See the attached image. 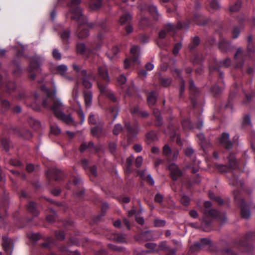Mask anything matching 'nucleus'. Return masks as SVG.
Masks as SVG:
<instances>
[{
  "label": "nucleus",
  "instance_id": "72a5a7b5",
  "mask_svg": "<svg viewBox=\"0 0 255 255\" xmlns=\"http://www.w3.org/2000/svg\"><path fill=\"white\" fill-rule=\"evenodd\" d=\"M237 94V84H235L233 87V89L231 91L227 104L226 105V108H233V101Z\"/></svg>",
  "mask_w": 255,
  "mask_h": 255
},
{
  "label": "nucleus",
  "instance_id": "864d4df0",
  "mask_svg": "<svg viewBox=\"0 0 255 255\" xmlns=\"http://www.w3.org/2000/svg\"><path fill=\"white\" fill-rule=\"evenodd\" d=\"M0 142L3 148L6 151H8L10 148L9 139L6 137H2L0 139Z\"/></svg>",
  "mask_w": 255,
  "mask_h": 255
},
{
  "label": "nucleus",
  "instance_id": "20e7f679",
  "mask_svg": "<svg viewBox=\"0 0 255 255\" xmlns=\"http://www.w3.org/2000/svg\"><path fill=\"white\" fill-rule=\"evenodd\" d=\"M81 0H71L68 4L70 11L72 14L71 18L76 20L78 24L77 29V34L79 38H84L89 35V29L84 27L87 25L89 28H93L96 23H88L87 17L82 13L79 5Z\"/></svg>",
  "mask_w": 255,
  "mask_h": 255
},
{
  "label": "nucleus",
  "instance_id": "c03bdc74",
  "mask_svg": "<svg viewBox=\"0 0 255 255\" xmlns=\"http://www.w3.org/2000/svg\"><path fill=\"white\" fill-rule=\"evenodd\" d=\"M80 182V179L78 177H73L71 179L69 180L65 185L67 189L70 190L72 186H77Z\"/></svg>",
  "mask_w": 255,
  "mask_h": 255
},
{
  "label": "nucleus",
  "instance_id": "c9c22d12",
  "mask_svg": "<svg viewBox=\"0 0 255 255\" xmlns=\"http://www.w3.org/2000/svg\"><path fill=\"white\" fill-rule=\"evenodd\" d=\"M115 227L118 228H126L128 230L130 229V225L129 221L127 219H124L122 221L120 220H117L114 223Z\"/></svg>",
  "mask_w": 255,
  "mask_h": 255
},
{
  "label": "nucleus",
  "instance_id": "f03ea898",
  "mask_svg": "<svg viewBox=\"0 0 255 255\" xmlns=\"http://www.w3.org/2000/svg\"><path fill=\"white\" fill-rule=\"evenodd\" d=\"M41 90L46 94L47 98L43 100L41 105L39 103L37 104L36 102L38 101L39 96L37 93L35 92L33 95L35 103L31 104V108L36 111L40 110L41 106L46 109H49L58 119L66 124L72 123L73 120L71 115H66L62 111L63 105L61 102L54 99L56 90L51 91L44 85L41 86Z\"/></svg>",
  "mask_w": 255,
  "mask_h": 255
},
{
  "label": "nucleus",
  "instance_id": "473e14b6",
  "mask_svg": "<svg viewBox=\"0 0 255 255\" xmlns=\"http://www.w3.org/2000/svg\"><path fill=\"white\" fill-rule=\"evenodd\" d=\"M42 240L44 242L41 244L40 246L44 249L51 250L55 244V239L51 237H43Z\"/></svg>",
  "mask_w": 255,
  "mask_h": 255
},
{
  "label": "nucleus",
  "instance_id": "aec40b11",
  "mask_svg": "<svg viewBox=\"0 0 255 255\" xmlns=\"http://www.w3.org/2000/svg\"><path fill=\"white\" fill-rule=\"evenodd\" d=\"M139 50V47L137 45H134L130 48V53L132 55L131 59H126L124 61V67L126 69L129 68L131 64L137 63L138 60V52Z\"/></svg>",
  "mask_w": 255,
  "mask_h": 255
},
{
  "label": "nucleus",
  "instance_id": "49530a36",
  "mask_svg": "<svg viewBox=\"0 0 255 255\" xmlns=\"http://www.w3.org/2000/svg\"><path fill=\"white\" fill-rule=\"evenodd\" d=\"M241 5L242 2L240 0H237L234 4H232L230 1L229 5V11L233 12H237L240 9Z\"/></svg>",
  "mask_w": 255,
  "mask_h": 255
},
{
  "label": "nucleus",
  "instance_id": "2eb2a0df",
  "mask_svg": "<svg viewBox=\"0 0 255 255\" xmlns=\"http://www.w3.org/2000/svg\"><path fill=\"white\" fill-rule=\"evenodd\" d=\"M183 129L185 130H193L195 129H200L203 126V122L202 119H198L197 121L193 123L190 119H184L181 121Z\"/></svg>",
  "mask_w": 255,
  "mask_h": 255
},
{
  "label": "nucleus",
  "instance_id": "3c124183",
  "mask_svg": "<svg viewBox=\"0 0 255 255\" xmlns=\"http://www.w3.org/2000/svg\"><path fill=\"white\" fill-rule=\"evenodd\" d=\"M209 197L213 201L216 202L219 205H222L224 203L223 200L219 196H216L211 191L209 192Z\"/></svg>",
  "mask_w": 255,
  "mask_h": 255
},
{
  "label": "nucleus",
  "instance_id": "7c9ffc66",
  "mask_svg": "<svg viewBox=\"0 0 255 255\" xmlns=\"http://www.w3.org/2000/svg\"><path fill=\"white\" fill-rule=\"evenodd\" d=\"M26 209L27 212L30 213L33 217H36L39 214L38 205L35 202H29L26 206Z\"/></svg>",
  "mask_w": 255,
  "mask_h": 255
},
{
  "label": "nucleus",
  "instance_id": "f704fd0d",
  "mask_svg": "<svg viewBox=\"0 0 255 255\" xmlns=\"http://www.w3.org/2000/svg\"><path fill=\"white\" fill-rule=\"evenodd\" d=\"M169 169L170 170V177L173 180H177L182 175L181 170L175 165H171L169 167Z\"/></svg>",
  "mask_w": 255,
  "mask_h": 255
},
{
  "label": "nucleus",
  "instance_id": "6ab92c4d",
  "mask_svg": "<svg viewBox=\"0 0 255 255\" xmlns=\"http://www.w3.org/2000/svg\"><path fill=\"white\" fill-rule=\"evenodd\" d=\"M125 126L127 131L128 139H131L135 137L139 131V127L137 121L132 124H130L129 122H126Z\"/></svg>",
  "mask_w": 255,
  "mask_h": 255
},
{
  "label": "nucleus",
  "instance_id": "2f4dec72",
  "mask_svg": "<svg viewBox=\"0 0 255 255\" xmlns=\"http://www.w3.org/2000/svg\"><path fill=\"white\" fill-rule=\"evenodd\" d=\"M76 51L77 53L89 56V55L92 52L91 49L86 47V45L82 43H77L76 45Z\"/></svg>",
  "mask_w": 255,
  "mask_h": 255
},
{
  "label": "nucleus",
  "instance_id": "4be33fe9",
  "mask_svg": "<svg viewBox=\"0 0 255 255\" xmlns=\"http://www.w3.org/2000/svg\"><path fill=\"white\" fill-rule=\"evenodd\" d=\"M223 78L224 74L223 72H220V75L219 76V78L218 80V82L215 84L211 88H210V92L211 94L215 97H219L222 93L224 86H219V84L221 83H223ZM224 84V83H223Z\"/></svg>",
  "mask_w": 255,
  "mask_h": 255
},
{
  "label": "nucleus",
  "instance_id": "09e8293b",
  "mask_svg": "<svg viewBox=\"0 0 255 255\" xmlns=\"http://www.w3.org/2000/svg\"><path fill=\"white\" fill-rule=\"evenodd\" d=\"M109 208V205L107 203H103L101 207V214L96 216L95 218V222H97L99 221L101 218L104 216Z\"/></svg>",
  "mask_w": 255,
  "mask_h": 255
},
{
  "label": "nucleus",
  "instance_id": "7ed1b4c3",
  "mask_svg": "<svg viewBox=\"0 0 255 255\" xmlns=\"http://www.w3.org/2000/svg\"><path fill=\"white\" fill-rule=\"evenodd\" d=\"M74 70L82 76L83 86L87 89L91 88L92 86L91 81H96L99 90L102 93L107 92V85L110 81L108 70L105 66L98 67V74L96 75L93 72L87 73L86 70H81V67L76 64L73 65Z\"/></svg>",
  "mask_w": 255,
  "mask_h": 255
},
{
  "label": "nucleus",
  "instance_id": "4d7b16f0",
  "mask_svg": "<svg viewBox=\"0 0 255 255\" xmlns=\"http://www.w3.org/2000/svg\"><path fill=\"white\" fill-rule=\"evenodd\" d=\"M159 81L161 85L165 87L170 86L172 83V80L170 78L161 77Z\"/></svg>",
  "mask_w": 255,
  "mask_h": 255
},
{
  "label": "nucleus",
  "instance_id": "e433bc0d",
  "mask_svg": "<svg viewBox=\"0 0 255 255\" xmlns=\"http://www.w3.org/2000/svg\"><path fill=\"white\" fill-rule=\"evenodd\" d=\"M145 247L149 249L147 251H142L140 252V255H145L149 254L150 253H158V250H157V245L153 243H148L145 244Z\"/></svg>",
  "mask_w": 255,
  "mask_h": 255
},
{
  "label": "nucleus",
  "instance_id": "a18cd8bd",
  "mask_svg": "<svg viewBox=\"0 0 255 255\" xmlns=\"http://www.w3.org/2000/svg\"><path fill=\"white\" fill-rule=\"evenodd\" d=\"M31 221L32 219L20 218L16 220V224L19 228H23L25 227L27 224L31 222Z\"/></svg>",
  "mask_w": 255,
  "mask_h": 255
},
{
  "label": "nucleus",
  "instance_id": "13d9d810",
  "mask_svg": "<svg viewBox=\"0 0 255 255\" xmlns=\"http://www.w3.org/2000/svg\"><path fill=\"white\" fill-rule=\"evenodd\" d=\"M0 101L1 106L2 110L4 111H7L8 110H9L10 107V104L9 102L6 100L2 99H0Z\"/></svg>",
  "mask_w": 255,
  "mask_h": 255
},
{
  "label": "nucleus",
  "instance_id": "774afa93",
  "mask_svg": "<svg viewBox=\"0 0 255 255\" xmlns=\"http://www.w3.org/2000/svg\"><path fill=\"white\" fill-rule=\"evenodd\" d=\"M55 235L57 240L63 241L65 238V235L62 231H56L55 232Z\"/></svg>",
  "mask_w": 255,
  "mask_h": 255
},
{
  "label": "nucleus",
  "instance_id": "79ce46f5",
  "mask_svg": "<svg viewBox=\"0 0 255 255\" xmlns=\"http://www.w3.org/2000/svg\"><path fill=\"white\" fill-rule=\"evenodd\" d=\"M60 37L64 44L68 43V39L70 37L71 34V30L70 29L67 28L66 29H64L62 32L60 33Z\"/></svg>",
  "mask_w": 255,
  "mask_h": 255
},
{
  "label": "nucleus",
  "instance_id": "69168bd1",
  "mask_svg": "<svg viewBox=\"0 0 255 255\" xmlns=\"http://www.w3.org/2000/svg\"><path fill=\"white\" fill-rule=\"evenodd\" d=\"M210 7L215 10H217L220 9V5L217 0H212L210 2Z\"/></svg>",
  "mask_w": 255,
  "mask_h": 255
},
{
  "label": "nucleus",
  "instance_id": "f3484780",
  "mask_svg": "<svg viewBox=\"0 0 255 255\" xmlns=\"http://www.w3.org/2000/svg\"><path fill=\"white\" fill-rule=\"evenodd\" d=\"M218 145L227 151L230 150L234 146V143L230 139V134L223 132L218 139Z\"/></svg>",
  "mask_w": 255,
  "mask_h": 255
},
{
  "label": "nucleus",
  "instance_id": "1a4fd4ad",
  "mask_svg": "<svg viewBox=\"0 0 255 255\" xmlns=\"http://www.w3.org/2000/svg\"><path fill=\"white\" fill-rule=\"evenodd\" d=\"M235 201L237 206L240 208V214L242 218L248 219L251 216L250 208L252 205L247 204L242 198L241 193L239 190L233 191Z\"/></svg>",
  "mask_w": 255,
  "mask_h": 255
},
{
  "label": "nucleus",
  "instance_id": "37998d69",
  "mask_svg": "<svg viewBox=\"0 0 255 255\" xmlns=\"http://www.w3.org/2000/svg\"><path fill=\"white\" fill-rule=\"evenodd\" d=\"M156 92L154 91H151L147 97V103L150 107L154 106L156 102Z\"/></svg>",
  "mask_w": 255,
  "mask_h": 255
},
{
  "label": "nucleus",
  "instance_id": "423d86ee",
  "mask_svg": "<svg viewBox=\"0 0 255 255\" xmlns=\"http://www.w3.org/2000/svg\"><path fill=\"white\" fill-rule=\"evenodd\" d=\"M206 246H208V250L216 255H225L226 253H229L231 249L220 248L217 246L212 243V241L209 238H201L199 241L195 242L190 247V251L191 253L198 252L204 249Z\"/></svg>",
  "mask_w": 255,
  "mask_h": 255
},
{
  "label": "nucleus",
  "instance_id": "9d476101",
  "mask_svg": "<svg viewBox=\"0 0 255 255\" xmlns=\"http://www.w3.org/2000/svg\"><path fill=\"white\" fill-rule=\"evenodd\" d=\"M200 43V38L198 36H195L191 39L190 43L188 45V50L191 55V59L194 64H201L204 61L202 54L196 51L197 47Z\"/></svg>",
  "mask_w": 255,
  "mask_h": 255
},
{
  "label": "nucleus",
  "instance_id": "4468645a",
  "mask_svg": "<svg viewBox=\"0 0 255 255\" xmlns=\"http://www.w3.org/2000/svg\"><path fill=\"white\" fill-rule=\"evenodd\" d=\"M131 20L132 16L129 13H125L120 17L121 24L125 25L124 28V31L123 32L124 35H128L133 31V27L130 23Z\"/></svg>",
  "mask_w": 255,
  "mask_h": 255
},
{
  "label": "nucleus",
  "instance_id": "9b49d317",
  "mask_svg": "<svg viewBox=\"0 0 255 255\" xmlns=\"http://www.w3.org/2000/svg\"><path fill=\"white\" fill-rule=\"evenodd\" d=\"M229 166L223 164H218L216 165V168L220 172H230L233 169H240L239 163L236 160L235 153H230L227 156Z\"/></svg>",
  "mask_w": 255,
  "mask_h": 255
},
{
  "label": "nucleus",
  "instance_id": "4c0bfd02",
  "mask_svg": "<svg viewBox=\"0 0 255 255\" xmlns=\"http://www.w3.org/2000/svg\"><path fill=\"white\" fill-rule=\"evenodd\" d=\"M144 13L140 12L141 18L139 21V26L142 28H145L151 25L150 19L144 15Z\"/></svg>",
  "mask_w": 255,
  "mask_h": 255
},
{
  "label": "nucleus",
  "instance_id": "6e6552de",
  "mask_svg": "<svg viewBox=\"0 0 255 255\" xmlns=\"http://www.w3.org/2000/svg\"><path fill=\"white\" fill-rule=\"evenodd\" d=\"M255 240V232H249L241 239H237L234 242L235 247L244 252L249 253L253 250L251 242Z\"/></svg>",
  "mask_w": 255,
  "mask_h": 255
},
{
  "label": "nucleus",
  "instance_id": "052dcab7",
  "mask_svg": "<svg viewBox=\"0 0 255 255\" xmlns=\"http://www.w3.org/2000/svg\"><path fill=\"white\" fill-rule=\"evenodd\" d=\"M252 125L251 117L249 115H245L243 119L242 125L244 127H250Z\"/></svg>",
  "mask_w": 255,
  "mask_h": 255
},
{
  "label": "nucleus",
  "instance_id": "39448f33",
  "mask_svg": "<svg viewBox=\"0 0 255 255\" xmlns=\"http://www.w3.org/2000/svg\"><path fill=\"white\" fill-rule=\"evenodd\" d=\"M212 206L210 201H205L204 206L205 209L203 210V216L202 218L200 227L205 232H210L213 228V220H217L224 223L226 220L224 213L219 212L215 209H209Z\"/></svg>",
  "mask_w": 255,
  "mask_h": 255
},
{
  "label": "nucleus",
  "instance_id": "412c9836",
  "mask_svg": "<svg viewBox=\"0 0 255 255\" xmlns=\"http://www.w3.org/2000/svg\"><path fill=\"white\" fill-rule=\"evenodd\" d=\"M231 64V60L230 58H226L223 61H215L212 64L209 65V72L210 76H211L212 72L214 71H218L219 73L221 72L220 71V68L222 67H228Z\"/></svg>",
  "mask_w": 255,
  "mask_h": 255
},
{
  "label": "nucleus",
  "instance_id": "a211bd4d",
  "mask_svg": "<svg viewBox=\"0 0 255 255\" xmlns=\"http://www.w3.org/2000/svg\"><path fill=\"white\" fill-rule=\"evenodd\" d=\"M46 175L49 182L52 180H62L64 177L62 171L56 168L49 169L46 172Z\"/></svg>",
  "mask_w": 255,
  "mask_h": 255
},
{
  "label": "nucleus",
  "instance_id": "0eeeda50",
  "mask_svg": "<svg viewBox=\"0 0 255 255\" xmlns=\"http://www.w3.org/2000/svg\"><path fill=\"white\" fill-rule=\"evenodd\" d=\"M255 46L254 44L253 38L252 35L248 37L247 55L245 56L241 48H239L235 55V66L236 68H241L244 64L245 60L249 58L252 63L255 61Z\"/></svg>",
  "mask_w": 255,
  "mask_h": 255
},
{
  "label": "nucleus",
  "instance_id": "393cba45",
  "mask_svg": "<svg viewBox=\"0 0 255 255\" xmlns=\"http://www.w3.org/2000/svg\"><path fill=\"white\" fill-rule=\"evenodd\" d=\"M218 48L223 52H228L231 51L234 47L230 41L222 38L220 40Z\"/></svg>",
  "mask_w": 255,
  "mask_h": 255
},
{
  "label": "nucleus",
  "instance_id": "58836bf2",
  "mask_svg": "<svg viewBox=\"0 0 255 255\" xmlns=\"http://www.w3.org/2000/svg\"><path fill=\"white\" fill-rule=\"evenodd\" d=\"M153 114L156 119L155 126L158 127H161L163 125V120L160 116V111L158 109L154 108L153 109Z\"/></svg>",
  "mask_w": 255,
  "mask_h": 255
},
{
  "label": "nucleus",
  "instance_id": "e2e57ef3",
  "mask_svg": "<svg viewBox=\"0 0 255 255\" xmlns=\"http://www.w3.org/2000/svg\"><path fill=\"white\" fill-rule=\"evenodd\" d=\"M67 70V67L65 65H59L56 68V72L61 75H63L66 72Z\"/></svg>",
  "mask_w": 255,
  "mask_h": 255
},
{
  "label": "nucleus",
  "instance_id": "6e6d98bb",
  "mask_svg": "<svg viewBox=\"0 0 255 255\" xmlns=\"http://www.w3.org/2000/svg\"><path fill=\"white\" fill-rule=\"evenodd\" d=\"M200 161L199 160L198 161H193L192 162H191L190 164L189 167L191 168L192 169V172L193 173H196L199 170V164L200 163Z\"/></svg>",
  "mask_w": 255,
  "mask_h": 255
},
{
  "label": "nucleus",
  "instance_id": "c756f323",
  "mask_svg": "<svg viewBox=\"0 0 255 255\" xmlns=\"http://www.w3.org/2000/svg\"><path fill=\"white\" fill-rule=\"evenodd\" d=\"M229 174L230 175V176H229L230 184L234 186L239 185L241 189L242 190H245L244 183L243 181L241 180L239 181L237 176L233 172Z\"/></svg>",
  "mask_w": 255,
  "mask_h": 255
},
{
  "label": "nucleus",
  "instance_id": "680f3d73",
  "mask_svg": "<svg viewBox=\"0 0 255 255\" xmlns=\"http://www.w3.org/2000/svg\"><path fill=\"white\" fill-rule=\"evenodd\" d=\"M111 116L113 117V121H115L118 115V108L117 106L110 107L109 109Z\"/></svg>",
  "mask_w": 255,
  "mask_h": 255
},
{
  "label": "nucleus",
  "instance_id": "ea45409f",
  "mask_svg": "<svg viewBox=\"0 0 255 255\" xmlns=\"http://www.w3.org/2000/svg\"><path fill=\"white\" fill-rule=\"evenodd\" d=\"M133 159L134 157L133 156H130L127 159L126 163L124 168L125 172L126 174H129L132 172V165Z\"/></svg>",
  "mask_w": 255,
  "mask_h": 255
},
{
  "label": "nucleus",
  "instance_id": "603ef678",
  "mask_svg": "<svg viewBox=\"0 0 255 255\" xmlns=\"http://www.w3.org/2000/svg\"><path fill=\"white\" fill-rule=\"evenodd\" d=\"M50 214L47 215L46 220L47 222L49 223H53L56 218V213L55 211L51 208L49 209Z\"/></svg>",
  "mask_w": 255,
  "mask_h": 255
},
{
  "label": "nucleus",
  "instance_id": "338daca9",
  "mask_svg": "<svg viewBox=\"0 0 255 255\" xmlns=\"http://www.w3.org/2000/svg\"><path fill=\"white\" fill-rule=\"evenodd\" d=\"M85 102L86 106H89L92 102V96L90 92L85 93L84 94Z\"/></svg>",
  "mask_w": 255,
  "mask_h": 255
},
{
  "label": "nucleus",
  "instance_id": "bf43d9fd",
  "mask_svg": "<svg viewBox=\"0 0 255 255\" xmlns=\"http://www.w3.org/2000/svg\"><path fill=\"white\" fill-rule=\"evenodd\" d=\"M166 222L164 220L156 219L154 220V226L156 228L163 227L165 226Z\"/></svg>",
  "mask_w": 255,
  "mask_h": 255
},
{
  "label": "nucleus",
  "instance_id": "ddd939ff",
  "mask_svg": "<svg viewBox=\"0 0 255 255\" xmlns=\"http://www.w3.org/2000/svg\"><path fill=\"white\" fill-rule=\"evenodd\" d=\"M138 8L141 13L147 10L155 20L159 19L160 15L156 5L152 4L141 3L138 5Z\"/></svg>",
  "mask_w": 255,
  "mask_h": 255
},
{
  "label": "nucleus",
  "instance_id": "f257e3e1",
  "mask_svg": "<svg viewBox=\"0 0 255 255\" xmlns=\"http://www.w3.org/2000/svg\"><path fill=\"white\" fill-rule=\"evenodd\" d=\"M192 22H195L198 25H205L209 23L215 24L217 22H213L210 18H207L203 15L195 13L191 19H186L184 21H178L176 24L171 23L165 24L163 29L159 32L158 37L156 40L157 45L161 49L167 50L169 44V42L166 38L167 33L174 35L178 30H187Z\"/></svg>",
  "mask_w": 255,
  "mask_h": 255
},
{
  "label": "nucleus",
  "instance_id": "c85d7f7f",
  "mask_svg": "<svg viewBox=\"0 0 255 255\" xmlns=\"http://www.w3.org/2000/svg\"><path fill=\"white\" fill-rule=\"evenodd\" d=\"M163 154L168 160H174L177 158L178 152H174L172 157V151L168 144H165L163 148Z\"/></svg>",
  "mask_w": 255,
  "mask_h": 255
},
{
  "label": "nucleus",
  "instance_id": "bb28decb",
  "mask_svg": "<svg viewBox=\"0 0 255 255\" xmlns=\"http://www.w3.org/2000/svg\"><path fill=\"white\" fill-rule=\"evenodd\" d=\"M181 71L178 69H175L173 73L174 76L176 78L179 79V81L180 83V97H182L183 93L184 92L185 89V81L182 77Z\"/></svg>",
  "mask_w": 255,
  "mask_h": 255
},
{
  "label": "nucleus",
  "instance_id": "8fccbe9b",
  "mask_svg": "<svg viewBox=\"0 0 255 255\" xmlns=\"http://www.w3.org/2000/svg\"><path fill=\"white\" fill-rule=\"evenodd\" d=\"M102 128L103 124L100 123L91 128V133L94 136H98L102 133Z\"/></svg>",
  "mask_w": 255,
  "mask_h": 255
},
{
  "label": "nucleus",
  "instance_id": "a878e982",
  "mask_svg": "<svg viewBox=\"0 0 255 255\" xmlns=\"http://www.w3.org/2000/svg\"><path fill=\"white\" fill-rule=\"evenodd\" d=\"M2 245L7 254L10 255L13 248L12 240L7 236H3L2 237Z\"/></svg>",
  "mask_w": 255,
  "mask_h": 255
},
{
  "label": "nucleus",
  "instance_id": "5701e85b",
  "mask_svg": "<svg viewBox=\"0 0 255 255\" xmlns=\"http://www.w3.org/2000/svg\"><path fill=\"white\" fill-rule=\"evenodd\" d=\"M179 130V126L178 124L175 123V122L172 120L170 122L168 126L169 133L170 134L171 136L173 138H177V143L178 144L180 143V136L178 133Z\"/></svg>",
  "mask_w": 255,
  "mask_h": 255
},
{
  "label": "nucleus",
  "instance_id": "cd10ccee",
  "mask_svg": "<svg viewBox=\"0 0 255 255\" xmlns=\"http://www.w3.org/2000/svg\"><path fill=\"white\" fill-rule=\"evenodd\" d=\"M9 205L7 197H4L0 200V219H2L7 215V209Z\"/></svg>",
  "mask_w": 255,
  "mask_h": 255
},
{
  "label": "nucleus",
  "instance_id": "b1692460",
  "mask_svg": "<svg viewBox=\"0 0 255 255\" xmlns=\"http://www.w3.org/2000/svg\"><path fill=\"white\" fill-rule=\"evenodd\" d=\"M237 20L239 25L234 26L232 31V36L234 39L237 38L239 37L241 32V29L243 28L244 23L246 20V18L245 15H242L237 17Z\"/></svg>",
  "mask_w": 255,
  "mask_h": 255
},
{
  "label": "nucleus",
  "instance_id": "de8ad7c7",
  "mask_svg": "<svg viewBox=\"0 0 255 255\" xmlns=\"http://www.w3.org/2000/svg\"><path fill=\"white\" fill-rule=\"evenodd\" d=\"M103 0H90L89 5L91 9L97 10L102 5Z\"/></svg>",
  "mask_w": 255,
  "mask_h": 255
},
{
  "label": "nucleus",
  "instance_id": "dca6fc26",
  "mask_svg": "<svg viewBox=\"0 0 255 255\" xmlns=\"http://www.w3.org/2000/svg\"><path fill=\"white\" fill-rule=\"evenodd\" d=\"M40 59L37 56L31 58L30 63L28 67L29 77L31 80H34L36 77L35 72L38 71L39 68Z\"/></svg>",
  "mask_w": 255,
  "mask_h": 255
},
{
  "label": "nucleus",
  "instance_id": "0e129e2a",
  "mask_svg": "<svg viewBox=\"0 0 255 255\" xmlns=\"http://www.w3.org/2000/svg\"><path fill=\"white\" fill-rule=\"evenodd\" d=\"M123 129V127L121 124H116L113 130V132L114 135H118Z\"/></svg>",
  "mask_w": 255,
  "mask_h": 255
},
{
  "label": "nucleus",
  "instance_id": "f8f14e48",
  "mask_svg": "<svg viewBox=\"0 0 255 255\" xmlns=\"http://www.w3.org/2000/svg\"><path fill=\"white\" fill-rule=\"evenodd\" d=\"M189 90L191 103L193 108H195L198 106L200 100V91L191 79L189 80Z\"/></svg>",
  "mask_w": 255,
  "mask_h": 255
},
{
  "label": "nucleus",
  "instance_id": "5fc2aeb1",
  "mask_svg": "<svg viewBox=\"0 0 255 255\" xmlns=\"http://www.w3.org/2000/svg\"><path fill=\"white\" fill-rule=\"evenodd\" d=\"M146 137L147 140H149L150 142L154 141L157 140V134L153 130H151L148 132L146 134Z\"/></svg>",
  "mask_w": 255,
  "mask_h": 255
},
{
  "label": "nucleus",
  "instance_id": "a19ab883",
  "mask_svg": "<svg viewBox=\"0 0 255 255\" xmlns=\"http://www.w3.org/2000/svg\"><path fill=\"white\" fill-rule=\"evenodd\" d=\"M12 64L14 67L13 73L16 76H20L22 72V69L20 65V62L17 59H14L12 61Z\"/></svg>",
  "mask_w": 255,
  "mask_h": 255
}]
</instances>
